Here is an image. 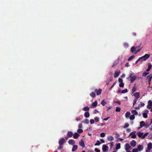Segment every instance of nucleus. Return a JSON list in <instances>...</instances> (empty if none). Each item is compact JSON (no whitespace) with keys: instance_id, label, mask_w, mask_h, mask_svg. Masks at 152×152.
<instances>
[{"instance_id":"69168bd1","label":"nucleus","mask_w":152,"mask_h":152,"mask_svg":"<svg viewBox=\"0 0 152 152\" xmlns=\"http://www.w3.org/2000/svg\"><path fill=\"white\" fill-rule=\"evenodd\" d=\"M82 127V125L81 124H79L78 125V128H81Z\"/></svg>"},{"instance_id":"4468645a","label":"nucleus","mask_w":152,"mask_h":152,"mask_svg":"<svg viewBox=\"0 0 152 152\" xmlns=\"http://www.w3.org/2000/svg\"><path fill=\"white\" fill-rule=\"evenodd\" d=\"M130 144L132 146L134 147L136 145V142L134 140H133L130 142Z\"/></svg>"},{"instance_id":"c85d7f7f","label":"nucleus","mask_w":152,"mask_h":152,"mask_svg":"<svg viewBox=\"0 0 152 152\" xmlns=\"http://www.w3.org/2000/svg\"><path fill=\"white\" fill-rule=\"evenodd\" d=\"M101 103L102 106H104L106 104H107V103L104 101V100H103L101 101Z\"/></svg>"},{"instance_id":"2f4dec72","label":"nucleus","mask_w":152,"mask_h":152,"mask_svg":"<svg viewBox=\"0 0 152 152\" xmlns=\"http://www.w3.org/2000/svg\"><path fill=\"white\" fill-rule=\"evenodd\" d=\"M134 57V56H132L129 57L128 59V61H130L132 60Z\"/></svg>"},{"instance_id":"39448f33","label":"nucleus","mask_w":152,"mask_h":152,"mask_svg":"<svg viewBox=\"0 0 152 152\" xmlns=\"http://www.w3.org/2000/svg\"><path fill=\"white\" fill-rule=\"evenodd\" d=\"M102 90L101 89H99L98 90L97 89H96L95 90V92H96V95H100L101 93Z\"/></svg>"},{"instance_id":"f8f14e48","label":"nucleus","mask_w":152,"mask_h":152,"mask_svg":"<svg viewBox=\"0 0 152 152\" xmlns=\"http://www.w3.org/2000/svg\"><path fill=\"white\" fill-rule=\"evenodd\" d=\"M152 78V75L151 74L148 76L147 77V79L148 80V82L149 83V84H150L151 79Z\"/></svg>"},{"instance_id":"a878e982","label":"nucleus","mask_w":152,"mask_h":152,"mask_svg":"<svg viewBox=\"0 0 152 152\" xmlns=\"http://www.w3.org/2000/svg\"><path fill=\"white\" fill-rule=\"evenodd\" d=\"M90 95L93 98L96 96V94L94 92H92L90 94Z\"/></svg>"},{"instance_id":"e433bc0d","label":"nucleus","mask_w":152,"mask_h":152,"mask_svg":"<svg viewBox=\"0 0 152 152\" xmlns=\"http://www.w3.org/2000/svg\"><path fill=\"white\" fill-rule=\"evenodd\" d=\"M100 144L101 142H100L99 140H98L97 141V142L94 145L95 146L99 145Z\"/></svg>"},{"instance_id":"f257e3e1","label":"nucleus","mask_w":152,"mask_h":152,"mask_svg":"<svg viewBox=\"0 0 152 152\" xmlns=\"http://www.w3.org/2000/svg\"><path fill=\"white\" fill-rule=\"evenodd\" d=\"M136 76L134 75V73L132 72L130 74L129 76L127 78V79L130 81L131 83H132L136 80Z\"/></svg>"},{"instance_id":"412c9836","label":"nucleus","mask_w":152,"mask_h":152,"mask_svg":"<svg viewBox=\"0 0 152 152\" xmlns=\"http://www.w3.org/2000/svg\"><path fill=\"white\" fill-rule=\"evenodd\" d=\"M130 115V113L129 111H127L126 112L125 114V117L126 118H129V115Z\"/></svg>"},{"instance_id":"2eb2a0df","label":"nucleus","mask_w":152,"mask_h":152,"mask_svg":"<svg viewBox=\"0 0 152 152\" xmlns=\"http://www.w3.org/2000/svg\"><path fill=\"white\" fill-rule=\"evenodd\" d=\"M79 145L80 146H82L83 148L85 147L84 143L83 140H81V141L79 142Z\"/></svg>"},{"instance_id":"ea45409f","label":"nucleus","mask_w":152,"mask_h":152,"mask_svg":"<svg viewBox=\"0 0 152 152\" xmlns=\"http://www.w3.org/2000/svg\"><path fill=\"white\" fill-rule=\"evenodd\" d=\"M136 88L135 86H134L132 88V93H133L136 90Z\"/></svg>"},{"instance_id":"58836bf2","label":"nucleus","mask_w":152,"mask_h":152,"mask_svg":"<svg viewBox=\"0 0 152 152\" xmlns=\"http://www.w3.org/2000/svg\"><path fill=\"white\" fill-rule=\"evenodd\" d=\"M121 108L119 107H116V111L117 112H120L121 111Z\"/></svg>"},{"instance_id":"8fccbe9b","label":"nucleus","mask_w":152,"mask_h":152,"mask_svg":"<svg viewBox=\"0 0 152 152\" xmlns=\"http://www.w3.org/2000/svg\"><path fill=\"white\" fill-rule=\"evenodd\" d=\"M94 119L96 122H98L99 121V118L98 117H96L94 118Z\"/></svg>"},{"instance_id":"1a4fd4ad","label":"nucleus","mask_w":152,"mask_h":152,"mask_svg":"<svg viewBox=\"0 0 152 152\" xmlns=\"http://www.w3.org/2000/svg\"><path fill=\"white\" fill-rule=\"evenodd\" d=\"M143 149V146L142 145H138L137 149L138 150V151H142Z\"/></svg>"},{"instance_id":"9b49d317","label":"nucleus","mask_w":152,"mask_h":152,"mask_svg":"<svg viewBox=\"0 0 152 152\" xmlns=\"http://www.w3.org/2000/svg\"><path fill=\"white\" fill-rule=\"evenodd\" d=\"M73 137L75 139H77L80 136V134L77 132L73 134Z\"/></svg>"},{"instance_id":"37998d69","label":"nucleus","mask_w":152,"mask_h":152,"mask_svg":"<svg viewBox=\"0 0 152 152\" xmlns=\"http://www.w3.org/2000/svg\"><path fill=\"white\" fill-rule=\"evenodd\" d=\"M77 132L79 133H81L83 132V130L82 129H78L77 130Z\"/></svg>"},{"instance_id":"09e8293b","label":"nucleus","mask_w":152,"mask_h":152,"mask_svg":"<svg viewBox=\"0 0 152 152\" xmlns=\"http://www.w3.org/2000/svg\"><path fill=\"white\" fill-rule=\"evenodd\" d=\"M137 99H135L133 102V105L134 106L136 103L137 102Z\"/></svg>"},{"instance_id":"dca6fc26","label":"nucleus","mask_w":152,"mask_h":152,"mask_svg":"<svg viewBox=\"0 0 152 152\" xmlns=\"http://www.w3.org/2000/svg\"><path fill=\"white\" fill-rule=\"evenodd\" d=\"M73 135V133L71 131H69L67 134V135L69 137H71Z\"/></svg>"},{"instance_id":"3c124183","label":"nucleus","mask_w":152,"mask_h":152,"mask_svg":"<svg viewBox=\"0 0 152 152\" xmlns=\"http://www.w3.org/2000/svg\"><path fill=\"white\" fill-rule=\"evenodd\" d=\"M118 81L119 83H122L123 82V80L121 78H119L118 80Z\"/></svg>"},{"instance_id":"5701e85b","label":"nucleus","mask_w":152,"mask_h":152,"mask_svg":"<svg viewBox=\"0 0 152 152\" xmlns=\"http://www.w3.org/2000/svg\"><path fill=\"white\" fill-rule=\"evenodd\" d=\"M140 125L141 127H143L145 126H146L144 122L143 121H142L140 122Z\"/></svg>"},{"instance_id":"4c0bfd02","label":"nucleus","mask_w":152,"mask_h":152,"mask_svg":"<svg viewBox=\"0 0 152 152\" xmlns=\"http://www.w3.org/2000/svg\"><path fill=\"white\" fill-rule=\"evenodd\" d=\"M118 61H115L114 63L112 66V67H114L115 66H116V65L118 64Z\"/></svg>"},{"instance_id":"b1692460","label":"nucleus","mask_w":152,"mask_h":152,"mask_svg":"<svg viewBox=\"0 0 152 152\" xmlns=\"http://www.w3.org/2000/svg\"><path fill=\"white\" fill-rule=\"evenodd\" d=\"M136 50V48L134 46L132 47L131 49V52L132 53L134 52Z\"/></svg>"},{"instance_id":"9d476101","label":"nucleus","mask_w":152,"mask_h":152,"mask_svg":"<svg viewBox=\"0 0 152 152\" xmlns=\"http://www.w3.org/2000/svg\"><path fill=\"white\" fill-rule=\"evenodd\" d=\"M133 95L134 96L136 99H138L140 98V93L139 92H136Z\"/></svg>"},{"instance_id":"cd10ccee","label":"nucleus","mask_w":152,"mask_h":152,"mask_svg":"<svg viewBox=\"0 0 152 152\" xmlns=\"http://www.w3.org/2000/svg\"><path fill=\"white\" fill-rule=\"evenodd\" d=\"M121 148V145L120 144L118 143L117 144L116 146V149L118 150Z\"/></svg>"},{"instance_id":"603ef678","label":"nucleus","mask_w":152,"mask_h":152,"mask_svg":"<svg viewBox=\"0 0 152 152\" xmlns=\"http://www.w3.org/2000/svg\"><path fill=\"white\" fill-rule=\"evenodd\" d=\"M124 46L125 47H128L129 46L128 44L127 43H124Z\"/></svg>"},{"instance_id":"052dcab7","label":"nucleus","mask_w":152,"mask_h":152,"mask_svg":"<svg viewBox=\"0 0 152 152\" xmlns=\"http://www.w3.org/2000/svg\"><path fill=\"white\" fill-rule=\"evenodd\" d=\"M112 108V106H109V107H107V111H108L109 110L111 109V108Z\"/></svg>"},{"instance_id":"423d86ee","label":"nucleus","mask_w":152,"mask_h":152,"mask_svg":"<svg viewBox=\"0 0 152 152\" xmlns=\"http://www.w3.org/2000/svg\"><path fill=\"white\" fill-rule=\"evenodd\" d=\"M65 142V139L64 138H62L59 140L58 143L60 145H62Z\"/></svg>"},{"instance_id":"c03bdc74","label":"nucleus","mask_w":152,"mask_h":152,"mask_svg":"<svg viewBox=\"0 0 152 152\" xmlns=\"http://www.w3.org/2000/svg\"><path fill=\"white\" fill-rule=\"evenodd\" d=\"M149 74V72H144L143 73L142 75L144 76H145L148 75Z\"/></svg>"},{"instance_id":"79ce46f5","label":"nucleus","mask_w":152,"mask_h":152,"mask_svg":"<svg viewBox=\"0 0 152 152\" xmlns=\"http://www.w3.org/2000/svg\"><path fill=\"white\" fill-rule=\"evenodd\" d=\"M124 83H120L119 85V86L120 87H123L124 86Z\"/></svg>"},{"instance_id":"4d7b16f0","label":"nucleus","mask_w":152,"mask_h":152,"mask_svg":"<svg viewBox=\"0 0 152 152\" xmlns=\"http://www.w3.org/2000/svg\"><path fill=\"white\" fill-rule=\"evenodd\" d=\"M115 82H114L113 84V85H112V86H111V87L109 89V90H111L113 87L115 85Z\"/></svg>"},{"instance_id":"680f3d73","label":"nucleus","mask_w":152,"mask_h":152,"mask_svg":"<svg viewBox=\"0 0 152 152\" xmlns=\"http://www.w3.org/2000/svg\"><path fill=\"white\" fill-rule=\"evenodd\" d=\"M149 139H152V134H150L149 136Z\"/></svg>"},{"instance_id":"c756f323","label":"nucleus","mask_w":152,"mask_h":152,"mask_svg":"<svg viewBox=\"0 0 152 152\" xmlns=\"http://www.w3.org/2000/svg\"><path fill=\"white\" fill-rule=\"evenodd\" d=\"M107 140H114L113 137L111 136H109L107 137Z\"/></svg>"},{"instance_id":"a19ab883","label":"nucleus","mask_w":152,"mask_h":152,"mask_svg":"<svg viewBox=\"0 0 152 152\" xmlns=\"http://www.w3.org/2000/svg\"><path fill=\"white\" fill-rule=\"evenodd\" d=\"M148 105L151 106H152V102L151 100H149L148 102Z\"/></svg>"},{"instance_id":"72a5a7b5","label":"nucleus","mask_w":152,"mask_h":152,"mask_svg":"<svg viewBox=\"0 0 152 152\" xmlns=\"http://www.w3.org/2000/svg\"><path fill=\"white\" fill-rule=\"evenodd\" d=\"M105 134L104 132L101 133L100 134V136L101 137H103L105 136Z\"/></svg>"},{"instance_id":"6ab92c4d","label":"nucleus","mask_w":152,"mask_h":152,"mask_svg":"<svg viewBox=\"0 0 152 152\" xmlns=\"http://www.w3.org/2000/svg\"><path fill=\"white\" fill-rule=\"evenodd\" d=\"M89 107H85L82 109L83 110L88 112L89 110Z\"/></svg>"},{"instance_id":"f704fd0d","label":"nucleus","mask_w":152,"mask_h":152,"mask_svg":"<svg viewBox=\"0 0 152 152\" xmlns=\"http://www.w3.org/2000/svg\"><path fill=\"white\" fill-rule=\"evenodd\" d=\"M143 117L145 118H147L148 117L147 114L146 113H143Z\"/></svg>"},{"instance_id":"e2e57ef3","label":"nucleus","mask_w":152,"mask_h":152,"mask_svg":"<svg viewBox=\"0 0 152 152\" xmlns=\"http://www.w3.org/2000/svg\"><path fill=\"white\" fill-rule=\"evenodd\" d=\"M115 103H117L118 104L120 105L121 104V103L120 102L118 101H116L115 102Z\"/></svg>"},{"instance_id":"aec40b11","label":"nucleus","mask_w":152,"mask_h":152,"mask_svg":"<svg viewBox=\"0 0 152 152\" xmlns=\"http://www.w3.org/2000/svg\"><path fill=\"white\" fill-rule=\"evenodd\" d=\"M77 148V145H74L72 149L73 152L75 151Z\"/></svg>"},{"instance_id":"7ed1b4c3","label":"nucleus","mask_w":152,"mask_h":152,"mask_svg":"<svg viewBox=\"0 0 152 152\" xmlns=\"http://www.w3.org/2000/svg\"><path fill=\"white\" fill-rule=\"evenodd\" d=\"M135 133V132H133L130 133L129 135V137L130 136H131V138L134 139L136 137V135Z\"/></svg>"},{"instance_id":"5fc2aeb1","label":"nucleus","mask_w":152,"mask_h":152,"mask_svg":"<svg viewBox=\"0 0 152 152\" xmlns=\"http://www.w3.org/2000/svg\"><path fill=\"white\" fill-rule=\"evenodd\" d=\"M138 150L137 148L134 149L132 150V152H138Z\"/></svg>"},{"instance_id":"de8ad7c7","label":"nucleus","mask_w":152,"mask_h":152,"mask_svg":"<svg viewBox=\"0 0 152 152\" xmlns=\"http://www.w3.org/2000/svg\"><path fill=\"white\" fill-rule=\"evenodd\" d=\"M129 124L128 123H125V125L124 126V128H125L126 127H128L129 126Z\"/></svg>"},{"instance_id":"473e14b6","label":"nucleus","mask_w":152,"mask_h":152,"mask_svg":"<svg viewBox=\"0 0 152 152\" xmlns=\"http://www.w3.org/2000/svg\"><path fill=\"white\" fill-rule=\"evenodd\" d=\"M135 118V116L134 115H132L130 116L129 118L131 120H133Z\"/></svg>"},{"instance_id":"774afa93","label":"nucleus","mask_w":152,"mask_h":152,"mask_svg":"<svg viewBox=\"0 0 152 152\" xmlns=\"http://www.w3.org/2000/svg\"><path fill=\"white\" fill-rule=\"evenodd\" d=\"M121 77L122 78H124L125 77V75L124 74H123L121 75Z\"/></svg>"},{"instance_id":"6e6d98bb","label":"nucleus","mask_w":152,"mask_h":152,"mask_svg":"<svg viewBox=\"0 0 152 152\" xmlns=\"http://www.w3.org/2000/svg\"><path fill=\"white\" fill-rule=\"evenodd\" d=\"M89 120L87 119H86L85 120V121H84V122L86 123V124H88L89 123Z\"/></svg>"},{"instance_id":"bf43d9fd","label":"nucleus","mask_w":152,"mask_h":152,"mask_svg":"<svg viewBox=\"0 0 152 152\" xmlns=\"http://www.w3.org/2000/svg\"><path fill=\"white\" fill-rule=\"evenodd\" d=\"M95 151L96 152H100V151L97 148H95Z\"/></svg>"},{"instance_id":"0e129e2a","label":"nucleus","mask_w":152,"mask_h":152,"mask_svg":"<svg viewBox=\"0 0 152 152\" xmlns=\"http://www.w3.org/2000/svg\"><path fill=\"white\" fill-rule=\"evenodd\" d=\"M110 118V117H108L107 118H104V119L103 120L104 121H107Z\"/></svg>"},{"instance_id":"ddd939ff","label":"nucleus","mask_w":152,"mask_h":152,"mask_svg":"<svg viewBox=\"0 0 152 152\" xmlns=\"http://www.w3.org/2000/svg\"><path fill=\"white\" fill-rule=\"evenodd\" d=\"M125 150L126 151H128V150H129L131 149V147L129 145L128 143H126L125 145Z\"/></svg>"},{"instance_id":"7c9ffc66","label":"nucleus","mask_w":152,"mask_h":152,"mask_svg":"<svg viewBox=\"0 0 152 152\" xmlns=\"http://www.w3.org/2000/svg\"><path fill=\"white\" fill-rule=\"evenodd\" d=\"M151 67L152 65L151 64L149 65L148 67V68L146 70V71H149L151 69Z\"/></svg>"},{"instance_id":"338daca9","label":"nucleus","mask_w":152,"mask_h":152,"mask_svg":"<svg viewBox=\"0 0 152 152\" xmlns=\"http://www.w3.org/2000/svg\"><path fill=\"white\" fill-rule=\"evenodd\" d=\"M98 112V111L96 109H95L94 111V113H97Z\"/></svg>"},{"instance_id":"393cba45","label":"nucleus","mask_w":152,"mask_h":152,"mask_svg":"<svg viewBox=\"0 0 152 152\" xmlns=\"http://www.w3.org/2000/svg\"><path fill=\"white\" fill-rule=\"evenodd\" d=\"M152 148V144L151 143H149L148 145V149H151Z\"/></svg>"},{"instance_id":"20e7f679","label":"nucleus","mask_w":152,"mask_h":152,"mask_svg":"<svg viewBox=\"0 0 152 152\" xmlns=\"http://www.w3.org/2000/svg\"><path fill=\"white\" fill-rule=\"evenodd\" d=\"M120 73V70H118V71H115V74L114 75V77L115 78L117 77L119 75Z\"/></svg>"},{"instance_id":"0eeeda50","label":"nucleus","mask_w":152,"mask_h":152,"mask_svg":"<svg viewBox=\"0 0 152 152\" xmlns=\"http://www.w3.org/2000/svg\"><path fill=\"white\" fill-rule=\"evenodd\" d=\"M102 149L104 151H105L108 149V147L105 145H102Z\"/></svg>"},{"instance_id":"49530a36","label":"nucleus","mask_w":152,"mask_h":152,"mask_svg":"<svg viewBox=\"0 0 152 152\" xmlns=\"http://www.w3.org/2000/svg\"><path fill=\"white\" fill-rule=\"evenodd\" d=\"M63 148V146L61 145H60L58 148V150H61Z\"/></svg>"},{"instance_id":"f03ea898","label":"nucleus","mask_w":152,"mask_h":152,"mask_svg":"<svg viewBox=\"0 0 152 152\" xmlns=\"http://www.w3.org/2000/svg\"><path fill=\"white\" fill-rule=\"evenodd\" d=\"M150 55L149 54H146L144 56H143L140 58L141 60V61H145L147 59L150 57Z\"/></svg>"},{"instance_id":"a18cd8bd","label":"nucleus","mask_w":152,"mask_h":152,"mask_svg":"<svg viewBox=\"0 0 152 152\" xmlns=\"http://www.w3.org/2000/svg\"><path fill=\"white\" fill-rule=\"evenodd\" d=\"M148 134V133H145L144 135H143V136H142V139H144L145 137V136L147 135Z\"/></svg>"},{"instance_id":"4be33fe9","label":"nucleus","mask_w":152,"mask_h":152,"mask_svg":"<svg viewBox=\"0 0 152 152\" xmlns=\"http://www.w3.org/2000/svg\"><path fill=\"white\" fill-rule=\"evenodd\" d=\"M131 113L134 115H138L137 112L135 110H133L131 111Z\"/></svg>"},{"instance_id":"13d9d810","label":"nucleus","mask_w":152,"mask_h":152,"mask_svg":"<svg viewBox=\"0 0 152 152\" xmlns=\"http://www.w3.org/2000/svg\"><path fill=\"white\" fill-rule=\"evenodd\" d=\"M140 106L142 107L145 105V104L143 103L140 102Z\"/></svg>"},{"instance_id":"f3484780","label":"nucleus","mask_w":152,"mask_h":152,"mask_svg":"<svg viewBox=\"0 0 152 152\" xmlns=\"http://www.w3.org/2000/svg\"><path fill=\"white\" fill-rule=\"evenodd\" d=\"M137 134L139 137H142L143 136V133L140 132H139L137 133Z\"/></svg>"},{"instance_id":"864d4df0","label":"nucleus","mask_w":152,"mask_h":152,"mask_svg":"<svg viewBox=\"0 0 152 152\" xmlns=\"http://www.w3.org/2000/svg\"><path fill=\"white\" fill-rule=\"evenodd\" d=\"M90 123L91 124H92L94 123V121L93 119H91L90 120Z\"/></svg>"},{"instance_id":"c9c22d12","label":"nucleus","mask_w":152,"mask_h":152,"mask_svg":"<svg viewBox=\"0 0 152 152\" xmlns=\"http://www.w3.org/2000/svg\"><path fill=\"white\" fill-rule=\"evenodd\" d=\"M128 91L127 89L126 88L122 90L121 92V93L124 94L127 92Z\"/></svg>"},{"instance_id":"a211bd4d","label":"nucleus","mask_w":152,"mask_h":152,"mask_svg":"<svg viewBox=\"0 0 152 152\" xmlns=\"http://www.w3.org/2000/svg\"><path fill=\"white\" fill-rule=\"evenodd\" d=\"M85 117L86 118H88L89 117L90 114L88 112H86L84 113Z\"/></svg>"},{"instance_id":"6e6552de","label":"nucleus","mask_w":152,"mask_h":152,"mask_svg":"<svg viewBox=\"0 0 152 152\" xmlns=\"http://www.w3.org/2000/svg\"><path fill=\"white\" fill-rule=\"evenodd\" d=\"M68 143L70 145H73L75 144V141L73 140H69L68 141Z\"/></svg>"},{"instance_id":"bb28decb","label":"nucleus","mask_w":152,"mask_h":152,"mask_svg":"<svg viewBox=\"0 0 152 152\" xmlns=\"http://www.w3.org/2000/svg\"><path fill=\"white\" fill-rule=\"evenodd\" d=\"M97 104V102L96 101H94V102L92 104V106L93 107H95L96 106Z\"/></svg>"}]
</instances>
